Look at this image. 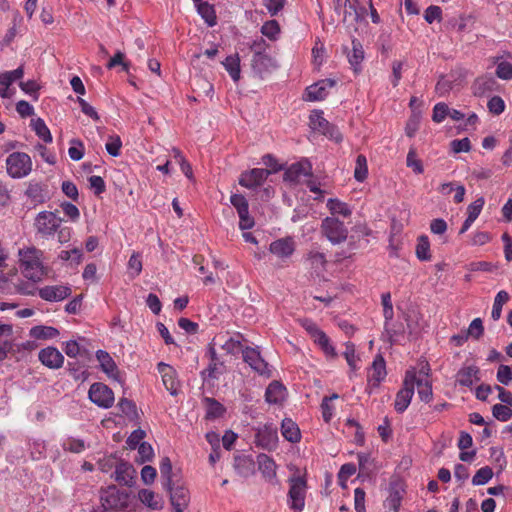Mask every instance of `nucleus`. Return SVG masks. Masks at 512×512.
Here are the masks:
<instances>
[{"label":"nucleus","instance_id":"f257e3e1","mask_svg":"<svg viewBox=\"0 0 512 512\" xmlns=\"http://www.w3.org/2000/svg\"><path fill=\"white\" fill-rule=\"evenodd\" d=\"M18 255L24 276L33 282L41 281L45 275L44 266L41 262L42 251L35 247H29L19 249Z\"/></svg>","mask_w":512,"mask_h":512},{"label":"nucleus","instance_id":"f03ea898","mask_svg":"<svg viewBox=\"0 0 512 512\" xmlns=\"http://www.w3.org/2000/svg\"><path fill=\"white\" fill-rule=\"evenodd\" d=\"M289 486L288 506L294 512H302L305 507L306 480L301 476H294L289 479Z\"/></svg>","mask_w":512,"mask_h":512},{"label":"nucleus","instance_id":"7ed1b4c3","mask_svg":"<svg viewBox=\"0 0 512 512\" xmlns=\"http://www.w3.org/2000/svg\"><path fill=\"white\" fill-rule=\"evenodd\" d=\"M6 168L12 178H24L32 171V160L24 152H13L6 159Z\"/></svg>","mask_w":512,"mask_h":512},{"label":"nucleus","instance_id":"20e7f679","mask_svg":"<svg viewBox=\"0 0 512 512\" xmlns=\"http://www.w3.org/2000/svg\"><path fill=\"white\" fill-rule=\"evenodd\" d=\"M416 381V369L407 370L403 387L398 391L395 398L394 408L398 413H403L411 403L414 395Z\"/></svg>","mask_w":512,"mask_h":512},{"label":"nucleus","instance_id":"39448f33","mask_svg":"<svg viewBox=\"0 0 512 512\" xmlns=\"http://www.w3.org/2000/svg\"><path fill=\"white\" fill-rule=\"evenodd\" d=\"M255 444L264 450L273 451L278 446V430L272 423H265L254 428Z\"/></svg>","mask_w":512,"mask_h":512},{"label":"nucleus","instance_id":"423d86ee","mask_svg":"<svg viewBox=\"0 0 512 512\" xmlns=\"http://www.w3.org/2000/svg\"><path fill=\"white\" fill-rule=\"evenodd\" d=\"M321 233L333 245L340 244L347 239L348 230L338 218L326 217L321 223Z\"/></svg>","mask_w":512,"mask_h":512},{"label":"nucleus","instance_id":"0eeeda50","mask_svg":"<svg viewBox=\"0 0 512 512\" xmlns=\"http://www.w3.org/2000/svg\"><path fill=\"white\" fill-rule=\"evenodd\" d=\"M88 396L95 405L103 409L112 407L115 401L112 389L101 382L93 383L90 386Z\"/></svg>","mask_w":512,"mask_h":512},{"label":"nucleus","instance_id":"6e6552de","mask_svg":"<svg viewBox=\"0 0 512 512\" xmlns=\"http://www.w3.org/2000/svg\"><path fill=\"white\" fill-rule=\"evenodd\" d=\"M303 326L313 339L314 343L322 349L326 356L335 357L337 355L329 337L318 328L315 322H303Z\"/></svg>","mask_w":512,"mask_h":512},{"label":"nucleus","instance_id":"1a4fd4ad","mask_svg":"<svg viewBox=\"0 0 512 512\" xmlns=\"http://www.w3.org/2000/svg\"><path fill=\"white\" fill-rule=\"evenodd\" d=\"M242 356L244 362L247 363L256 373L265 377L271 376V368L262 358L260 352L257 349L246 347L244 350H242Z\"/></svg>","mask_w":512,"mask_h":512},{"label":"nucleus","instance_id":"9d476101","mask_svg":"<svg viewBox=\"0 0 512 512\" xmlns=\"http://www.w3.org/2000/svg\"><path fill=\"white\" fill-rule=\"evenodd\" d=\"M61 222L62 219L57 217L54 212L42 211L35 219V227L38 233L49 236L56 232Z\"/></svg>","mask_w":512,"mask_h":512},{"label":"nucleus","instance_id":"9b49d317","mask_svg":"<svg viewBox=\"0 0 512 512\" xmlns=\"http://www.w3.org/2000/svg\"><path fill=\"white\" fill-rule=\"evenodd\" d=\"M429 371L430 368L427 363L422 365L419 372L416 371L415 386L417 387V392L420 400L425 403L430 402L433 397L432 385L428 379Z\"/></svg>","mask_w":512,"mask_h":512},{"label":"nucleus","instance_id":"f8f14e48","mask_svg":"<svg viewBox=\"0 0 512 512\" xmlns=\"http://www.w3.org/2000/svg\"><path fill=\"white\" fill-rule=\"evenodd\" d=\"M170 493V501L174 512H183L190 501V495L187 488L182 485H175L171 482L170 486H164Z\"/></svg>","mask_w":512,"mask_h":512},{"label":"nucleus","instance_id":"ddd939ff","mask_svg":"<svg viewBox=\"0 0 512 512\" xmlns=\"http://www.w3.org/2000/svg\"><path fill=\"white\" fill-rule=\"evenodd\" d=\"M251 67L255 75L264 78L278 68L277 61L267 53L253 56Z\"/></svg>","mask_w":512,"mask_h":512},{"label":"nucleus","instance_id":"4468645a","mask_svg":"<svg viewBox=\"0 0 512 512\" xmlns=\"http://www.w3.org/2000/svg\"><path fill=\"white\" fill-rule=\"evenodd\" d=\"M270 174L271 171L268 169L254 168L241 173L239 184L245 188L253 189L260 186Z\"/></svg>","mask_w":512,"mask_h":512},{"label":"nucleus","instance_id":"2eb2a0df","mask_svg":"<svg viewBox=\"0 0 512 512\" xmlns=\"http://www.w3.org/2000/svg\"><path fill=\"white\" fill-rule=\"evenodd\" d=\"M258 469L263 478L270 484H278L277 479V464L274 459L265 453H260L257 456Z\"/></svg>","mask_w":512,"mask_h":512},{"label":"nucleus","instance_id":"dca6fc26","mask_svg":"<svg viewBox=\"0 0 512 512\" xmlns=\"http://www.w3.org/2000/svg\"><path fill=\"white\" fill-rule=\"evenodd\" d=\"M336 81L330 78L322 79L310 86L305 90L307 101H321L328 95V89L334 87Z\"/></svg>","mask_w":512,"mask_h":512},{"label":"nucleus","instance_id":"f3484780","mask_svg":"<svg viewBox=\"0 0 512 512\" xmlns=\"http://www.w3.org/2000/svg\"><path fill=\"white\" fill-rule=\"evenodd\" d=\"M39 361L49 369H59L63 366L64 356L55 347H46L39 351Z\"/></svg>","mask_w":512,"mask_h":512},{"label":"nucleus","instance_id":"a211bd4d","mask_svg":"<svg viewBox=\"0 0 512 512\" xmlns=\"http://www.w3.org/2000/svg\"><path fill=\"white\" fill-rule=\"evenodd\" d=\"M301 176H312V165L308 160L291 164L284 172L285 181L296 183Z\"/></svg>","mask_w":512,"mask_h":512},{"label":"nucleus","instance_id":"6ab92c4d","mask_svg":"<svg viewBox=\"0 0 512 512\" xmlns=\"http://www.w3.org/2000/svg\"><path fill=\"white\" fill-rule=\"evenodd\" d=\"M158 372L161 374L162 382L171 395L178 393L179 382L177 380L176 371L170 365L160 362L157 366Z\"/></svg>","mask_w":512,"mask_h":512},{"label":"nucleus","instance_id":"aec40b11","mask_svg":"<svg viewBox=\"0 0 512 512\" xmlns=\"http://www.w3.org/2000/svg\"><path fill=\"white\" fill-rule=\"evenodd\" d=\"M386 375V362L381 354H377L368 372V382L377 387L386 378Z\"/></svg>","mask_w":512,"mask_h":512},{"label":"nucleus","instance_id":"412c9836","mask_svg":"<svg viewBox=\"0 0 512 512\" xmlns=\"http://www.w3.org/2000/svg\"><path fill=\"white\" fill-rule=\"evenodd\" d=\"M287 396L286 387L279 381H272L265 391V400L271 405L282 404Z\"/></svg>","mask_w":512,"mask_h":512},{"label":"nucleus","instance_id":"4be33fe9","mask_svg":"<svg viewBox=\"0 0 512 512\" xmlns=\"http://www.w3.org/2000/svg\"><path fill=\"white\" fill-rule=\"evenodd\" d=\"M71 289L67 286H45L39 290V296L46 301H61L68 297Z\"/></svg>","mask_w":512,"mask_h":512},{"label":"nucleus","instance_id":"5701e85b","mask_svg":"<svg viewBox=\"0 0 512 512\" xmlns=\"http://www.w3.org/2000/svg\"><path fill=\"white\" fill-rule=\"evenodd\" d=\"M96 358L100 364L101 370L106 373L108 377L115 380L119 379L117 365L108 352L104 350H98L96 352Z\"/></svg>","mask_w":512,"mask_h":512},{"label":"nucleus","instance_id":"b1692460","mask_svg":"<svg viewBox=\"0 0 512 512\" xmlns=\"http://www.w3.org/2000/svg\"><path fill=\"white\" fill-rule=\"evenodd\" d=\"M269 250L272 254L280 258L291 256L295 250L294 242L291 238H281L270 244Z\"/></svg>","mask_w":512,"mask_h":512},{"label":"nucleus","instance_id":"393cba45","mask_svg":"<svg viewBox=\"0 0 512 512\" xmlns=\"http://www.w3.org/2000/svg\"><path fill=\"white\" fill-rule=\"evenodd\" d=\"M479 379V369L473 365L462 367L456 375V382L464 387H471Z\"/></svg>","mask_w":512,"mask_h":512},{"label":"nucleus","instance_id":"a878e982","mask_svg":"<svg viewBox=\"0 0 512 512\" xmlns=\"http://www.w3.org/2000/svg\"><path fill=\"white\" fill-rule=\"evenodd\" d=\"M496 81L491 74H485L475 79L472 84V91L475 96H483L494 90Z\"/></svg>","mask_w":512,"mask_h":512},{"label":"nucleus","instance_id":"bb28decb","mask_svg":"<svg viewBox=\"0 0 512 512\" xmlns=\"http://www.w3.org/2000/svg\"><path fill=\"white\" fill-rule=\"evenodd\" d=\"M135 476V470L132 465L121 462L119 463L114 472L115 480L123 485L131 486Z\"/></svg>","mask_w":512,"mask_h":512},{"label":"nucleus","instance_id":"cd10ccee","mask_svg":"<svg viewBox=\"0 0 512 512\" xmlns=\"http://www.w3.org/2000/svg\"><path fill=\"white\" fill-rule=\"evenodd\" d=\"M138 498L142 504L152 510H160L163 507V498L150 489L140 490Z\"/></svg>","mask_w":512,"mask_h":512},{"label":"nucleus","instance_id":"c85d7f7f","mask_svg":"<svg viewBox=\"0 0 512 512\" xmlns=\"http://www.w3.org/2000/svg\"><path fill=\"white\" fill-rule=\"evenodd\" d=\"M224 338V336L214 338L215 345L221 346L224 350L232 354L238 353L239 351L242 352V350L245 349L242 346V336L240 334L229 337L223 341Z\"/></svg>","mask_w":512,"mask_h":512},{"label":"nucleus","instance_id":"c756f323","mask_svg":"<svg viewBox=\"0 0 512 512\" xmlns=\"http://www.w3.org/2000/svg\"><path fill=\"white\" fill-rule=\"evenodd\" d=\"M282 436L291 443H297L301 439L298 425L290 418H285L281 423Z\"/></svg>","mask_w":512,"mask_h":512},{"label":"nucleus","instance_id":"7c9ffc66","mask_svg":"<svg viewBox=\"0 0 512 512\" xmlns=\"http://www.w3.org/2000/svg\"><path fill=\"white\" fill-rule=\"evenodd\" d=\"M306 262L318 275L326 269V256L324 253L319 251L311 250L306 256Z\"/></svg>","mask_w":512,"mask_h":512},{"label":"nucleus","instance_id":"2f4dec72","mask_svg":"<svg viewBox=\"0 0 512 512\" xmlns=\"http://www.w3.org/2000/svg\"><path fill=\"white\" fill-rule=\"evenodd\" d=\"M347 57L354 71L358 72L360 70L359 66L364 59L363 47L358 39H352V52L348 53Z\"/></svg>","mask_w":512,"mask_h":512},{"label":"nucleus","instance_id":"473e14b6","mask_svg":"<svg viewBox=\"0 0 512 512\" xmlns=\"http://www.w3.org/2000/svg\"><path fill=\"white\" fill-rule=\"evenodd\" d=\"M196 7L198 14L209 27H213L217 24L216 11L212 4H209L208 2H202L199 3Z\"/></svg>","mask_w":512,"mask_h":512},{"label":"nucleus","instance_id":"72a5a7b5","mask_svg":"<svg viewBox=\"0 0 512 512\" xmlns=\"http://www.w3.org/2000/svg\"><path fill=\"white\" fill-rule=\"evenodd\" d=\"M226 71L229 73L234 82L239 81L240 79V57L236 53L234 55H229L222 62Z\"/></svg>","mask_w":512,"mask_h":512},{"label":"nucleus","instance_id":"f704fd0d","mask_svg":"<svg viewBox=\"0 0 512 512\" xmlns=\"http://www.w3.org/2000/svg\"><path fill=\"white\" fill-rule=\"evenodd\" d=\"M206 405V418L207 419H217L223 416L226 409L225 407L215 400L214 398L206 397L204 399Z\"/></svg>","mask_w":512,"mask_h":512},{"label":"nucleus","instance_id":"c9c22d12","mask_svg":"<svg viewBox=\"0 0 512 512\" xmlns=\"http://www.w3.org/2000/svg\"><path fill=\"white\" fill-rule=\"evenodd\" d=\"M415 253L420 261H428L431 259L430 242L426 235H420L417 238Z\"/></svg>","mask_w":512,"mask_h":512},{"label":"nucleus","instance_id":"e433bc0d","mask_svg":"<svg viewBox=\"0 0 512 512\" xmlns=\"http://www.w3.org/2000/svg\"><path fill=\"white\" fill-rule=\"evenodd\" d=\"M59 332L51 326L38 325L30 330V336L35 339H52L58 336Z\"/></svg>","mask_w":512,"mask_h":512},{"label":"nucleus","instance_id":"4c0bfd02","mask_svg":"<svg viewBox=\"0 0 512 512\" xmlns=\"http://www.w3.org/2000/svg\"><path fill=\"white\" fill-rule=\"evenodd\" d=\"M31 126L33 130L35 131L36 135L42 139L45 143H51L52 142V135L45 124L44 120L41 118L32 119L31 120Z\"/></svg>","mask_w":512,"mask_h":512},{"label":"nucleus","instance_id":"58836bf2","mask_svg":"<svg viewBox=\"0 0 512 512\" xmlns=\"http://www.w3.org/2000/svg\"><path fill=\"white\" fill-rule=\"evenodd\" d=\"M26 195L36 203H44L48 198L47 191L38 183H31L26 190Z\"/></svg>","mask_w":512,"mask_h":512},{"label":"nucleus","instance_id":"ea45409f","mask_svg":"<svg viewBox=\"0 0 512 512\" xmlns=\"http://www.w3.org/2000/svg\"><path fill=\"white\" fill-rule=\"evenodd\" d=\"M234 467L240 475L247 477L253 472L254 462L250 457L238 456L235 457Z\"/></svg>","mask_w":512,"mask_h":512},{"label":"nucleus","instance_id":"a19ab883","mask_svg":"<svg viewBox=\"0 0 512 512\" xmlns=\"http://www.w3.org/2000/svg\"><path fill=\"white\" fill-rule=\"evenodd\" d=\"M310 127L313 130L323 132L324 129L329 127V122L323 117V111L314 110L309 116Z\"/></svg>","mask_w":512,"mask_h":512},{"label":"nucleus","instance_id":"79ce46f5","mask_svg":"<svg viewBox=\"0 0 512 512\" xmlns=\"http://www.w3.org/2000/svg\"><path fill=\"white\" fill-rule=\"evenodd\" d=\"M327 207L331 214H340L344 217H348L351 215V210L348 205L344 202H341L338 199L330 198L327 201Z\"/></svg>","mask_w":512,"mask_h":512},{"label":"nucleus","instance_id":"37998d69","mask_svg":"<svg viewBox=\"0 0 512 512\" xmlns=\"http://www.w3.org/2000/svg\"><path fill=\"white\" fill-rule=\"evenodd\" d=\"M261 33L269 40H277L280 33V25L276 20L266 21L261 27Z\"/></svg>","mask_w":512,"mask_h":512},{"label":"nucleus","instance_id":"c03bdc74","mask_svg":"<svg viewBox=\"0 0 512 512\" xmlns=\"http://www.w3.org/2000/svg\"><path fill=\"white\" fill-rule=\"evenodd\" d=\"M367 175H368L367 159L364 155L359 154L356 158L354 178L359 182H363L367 178Z\"/></svg>","mask_w":512,"mask_h":512},{"label":"nucleus","instance_id":"a18cd8bd","mask_svg":"<svg viewBox=\"0 0 512 512\" xmlns=\"http://www.w3.org/2000/svg\"><path fill=\"white\" fill-rule=\"evenodd\" d=\"M493 477V470L489 466L480 468L472 478V484L475 486L488 483Z\"/></svg>","mask_w":512,"mask_h":512},{"label":"nucleus","instance_id":"49530a36","mask_svg":"<svg viewBox=\"0 0 512 512\" xmlns=\"http://www.w3.org/2000/svg\"><path fill=\"white\" fill-rule=\"evenodd\" d=\"M62 447L72 453H81L86 449V444L81 439L69 437L63 441Z\"/></svg>","mask_w":512,"mask_h":512},{"label":"nucleus","instance_id":"de8ad7c7","mask_svg":"<svg viewBox=\"0 0 512 512\" xmlns=\"http://www.w3.org/2000/svg\"><path fill=\"white\" fill-rule=\"evenodd\" d=\"M161 477L164 479V486H170L172 482V464L168 457H163L159 465Z\"/></svg>","mask_w":512,"mask_h":512},{"label":"nucleus","instance_id":"09e8293b","mask_svg":"<svg viewBox=\"0 0 512 512\" xmlns=\"http://www.w3.org/2000/svg\"><path fill=\"white\" fill-rule=\"evenodd\" d=\"M492 414L497 420L506 422L512 418V409L507 405L495 404L492 408Z\"/></svg>","mask_w":512,"mask_h":512},{"label":"nucleus","instance_id":"8fccbe9b","mask_svg":"<svg viewBox=\"0 0 512 512\" xmlns=\"http://www.w3.org/2000/svg\"><path fill=\"white\" fill-rule=\"evenodd\" d=\"M70 148L68 149V155L69 157L74 161H79L83 158L85 148L81 140L79 139H72L70 141Z\"/></svg>","mask_w":512,"mask_h":512},{"label":"nucleus","instance_id":"3c124183","mask_svg":"<svg viewBox=\"0 0 512 512\" xmlns=\"http://www.w3.org/2000/svg\"><path fill=\"white\" fill-rule=\"evenodd\" d=\"M7 309L14 311L13 316L17 317V318H27V317L32 316V314H33L32 309H29V308L19 309L17 307V305H15V304L1 302L0 310L4 311Z\"/></svg>","mask_w":512,"mask_h":512},{"label":"nucleus","instance_id":"603ef678","mask_svg":"<svg viewBox=\"0 0 512 512\" xmlns=\"http://www.w3.org/2000/svg\"><path fill=\"white\" fill-rule=\"evenodd\" d=\"M122 141L118 135L109 136V141L106 143L105 148L109 155L117 157L120 155Z\"/></svg>","mask_w":512,"mask_h":512},{"label":"nucleus","instance_id":"864d4df0","mask_svg":"<svg viewBox=\"0 0 512 512\" xmlns=\"http://www.w3.org/2000/svg\"><path fill=\"white\" fill-rule=\"evenodd\" d=\"M128 269L130 270V275L135 278L142 271V261L141 255L138 252H134L128 261Z\"/></svg>","mask_w":512,"mask_h":512},{"label":"nucleus","instance_id":"5fc2aeb1","mask_svg":"<svg viewBox=\"0 0 512 512\" xmlns=\"http://www.w3.org/2000/svg\"><path fill=\"white\" fill-rule=\"evenodd\" d=\"M82 256V250L74 248L71 250H62L59 253L58 258L61 259L62 261L71 260L78 265L82 261Z\"/></svg>","mask_w":512,"mask_h":512},{"label":"nucleus","instance_id":"6e6d98bb","mask_svg":"<svg viewBox=\"0 0 512 512\" xmlns=\"http://www.w3.org/2000/svg\"><path fill=\"white\" fill-rule=\"evenodd\" d=\"M407 166L411 168L416 174H422L424 171L421 160L416 158V151L411 148L407 154L406 159Z\"/></svg>","mask_w":512,"mask_h":512},{"label":"nucleus","instance_id":"4d7b16f0","mask_svg":"<svg viewBox=\"0 0 512 512\" xmlns=\"http://www.w3.org/2000/svg\"><path fill=\"white\" fill-rule=\"evenodd\" d=\"M449 114V107L446 103H437L433 108L432 120L441 123Z\"/></svg>","mask_w":512,"mask_h":512},{"label":"nucleus","instance_id":"13d9d810","mask_svg":"<svg viewBox=\"0 0 512 512\" xmlns=\"http://www.w3.org/2000/svg\"><path fill=\"white\" fill-rule=\"evenodd\" d=\"M424 19L427 23L432 24L434 21L442 20V9L436 5H430L424 12Z\"/></svg>","mask_w":512,"mask_h":512},{"label":"nucleus","instance_id":"bf43d9fd","mask_svg":"<svg viewBox=\"0 0 512 512\" xmlns=\"http://www.w3.org/2000/svg\"><path fill=\"white\" fill-rule=\"evenodd\" d=\"M484 203L485 201L483 197H480L476 199L474 202H472L467 207V218H470L471 220L475 221L478 218L479 214L481 213Z\"/></svg>","mask_w":512,"mask_h":512},{"label":"nucleus","instance_id":"052dcab7","mask_svg":"<svg viewBox=\"0 0 512 512\" xmlns=\"http://www.w3.org/2000/svg\"><path fill=\"white\" fill-rule=\"evenodd\" d=\"M146 433L142 429L134 430L129 437L127 438L126 444L129 449H136L142 443V440L145 438Z\"/></svg>","mask_w":512,"mask_h":512},{"label":"nucleus","instance_id":"680f3d73","mask_svg":"<svg viewBox=\"0 0 512 512\" xmlns=\"http://www.w3.org/2000/svg\"><path fill=\"white\" fill-rule=\"evenodd\" d=\"M496 76L503 80L512 79V63L507 61L498 63L496 67Z\"/></svg>","mask_w":512,"mask_h":512},{"label":"nucleus","instance_id":"e2e57ef3","mask_svg":"<svg viewBox=\"0 0 512 512\" xmlns=\"http://www.w3.org/2000/svg\"><path fill=\"white\" fill-rule=\"evenodd\" d=\"M138 448L139 461L141 463L148 462L152 460L154 456V450L152 446L147 442H142Z\"/></svg>","mask_w":512,"mask_h":512},{"label":"nucleus","instance_id":"0e129e2a","mask_svg":"<svg viewBox=\"0 0 512 512\" xmlns=\"http://www.w3.org/2000/svg\"><path fill=\"white\" fill-rule=\"evenodd\" d=\"M497 381L503 385H509L512 381V368L507 365H500L496 374Z\"/></svg>","mask_w":512,"mask_h":512},{"label":"nucleus","instance_id":"69168bd1","mask_svg":"<svg viewBox=\"0 0 512 512\" xmlns=\"http://www.w3.org/2000/svg\"><path fill=\"white\" fill-rule=\"evenodd\" d=\"M238 213V216H239V228L241 230H248V229H251L255 222H254V219L253 217L250 216L249 214V208L248 209H244V210H240L237 212Z\"/></svg>","mask_w":512,"mask_h":512},{"label":"nucleus","instance_id":"338daca9","mask_svg":"<svg viewBox=\"0 0 512 512\" xmlns=\"http://www.w3.org/2000/svg\"><path fill=\"white\" fill-rule=\"evenodd\" d=\"M487 107L492 114L500 115L505 109V103L500 96H493L488 101Z\"/></svg>","mask_w":512,"mask_h":512},{"label":"nucleus","instance_id":"774afa93","mask_svg":"<svg viewBox=\"0 0 512 512\" xmlns=\"http://www.w3.org/2000/svg\"><path fill=\"white\" fill-rule=\"evenodd\" d=\"M118 500L117 491L115 489L108 490L101 495L102 505L106 509L115 507Z\"/></svg>","mask_w":512,"mask_h":512}]
</instances>
